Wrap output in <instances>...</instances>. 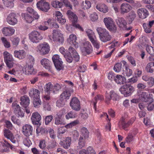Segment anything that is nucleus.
<instances>
[{"label":"nucleus","mask_w":154,"mask_h":154,"mask_svg":"<svg viewBox=\"0 0 154 154\" xmlns=\"http://www.w3.org/2000/svg\"><path fill=\"white\" fill-rule=\"evenodd\" d=\"M147 85L149 87H152L154 85V78L152 77H150L148 81Z\"/></svg>","instance_id":"774afa93"},{"label":"nucleus","mask_w":154,"mask_h":154,"mask_svg":"<svg viewBox=\"0 0 154 154\" xmlns=\"http://www.w3.org/2000/svg\"><path fill=\"white\" fill-rule=\"evenodd\" d=\"M79 123V121L77 120L71 122L65 126V128L68 129L72 128L73 126L76 125Z\"/></svg>","instance_id":"8fccbe9b"},{"label":"nucleus","mask_w":154,"mask_h":154,"mask_svg":"<svg viewBox=\"0 0 154 154\" xmlns=\"http://www.w3.org/2000/svg\"><path fill=\"white\" fill-rule=\"evenodd\" d=\"M50 38L54 42L61 45L63 44L64 40L63 34L56 30H54L53 31L52 36Z\"/></svg>","instance_id":"f03ea898"},{"label":"nucleus","mask_w":154,"mask_h":154,"mask_svg":"<svg viewBox=\"0 0 154 154\" xmlns=\"http://www.w3.org/2000/svg\"><path fill=\"white\" fill-rule=\"evenodd\" d=\"M33 131V127L30 125L26 124L22 127V132L23 134L27 137L32 135Z\"/></svg>","instance_id":"f8f14e48"},{"label":"nucleus","mask_w":154,"mask_h":154,"mask_svg":"<svg viewBox=\"0 0 154 154\" xmlns=\"http://www.w3.org/2000/svg\"><path fill=\"white\" fill-rule=\"evenodd\" d=\"M26 53L24 50H16L14 51V55L16 58L20 60L24 58L26 56Z\"/></svg>","instance_id":"5701e85b"},{"label":"nucleus","mask_w":154,"mask_h":154,"mask_svg":"<svg viewBox=\"0 0 154 154\" xmlns=\"http://www.w3.org/2000/svg\"><path fill=\"white\" fill-rule=\"evenodd\" d=\"M30 40L34 43H37L42 39V37L41 34L36 31H33L29 35Z\"/></svg>","instance_id":"0eeeda50"},{"label":"nucleus","mask_w":154,"mask_h":154,"mask_svg":"<svg viewBox=\"0 0 154 154\" xmlns=\"http://www.w3.org/2000/svg\"><path fill=\"white\" fill-rule=\"evenodd\" d=\"M65 6L70 9H72V6L68 0H60Z\"/></svg>","instance_id":"680f3d73"},{"label":"nucleus","mask_w":154,"mask_h":154,"mask_svg":"<svg viewBox=\"0 0 154 154\" xmlns=\"http://www.w3.org/2000/svg\"><path fill=\"white\" fill-rule=\"evenodd\" d=\"M97 9L103 13H106L109 11L108 7L104 3H100L97 5Z\"/></svg>","instance_id":"72a5a7b5"},{"label":"nucleus","mask_w":154,"mask_h":154,"mask_svg":"<svg viewBox=\"0 0 154 154\" xmlns=\"http://www.w3.org/2000/svg\"><path fill=\"white\" fill-rule=\"evenodd\" d=\"M40 53L42 55L47 54L50 50V47L48 43H44L40 44L37 47Z\"/></svg>","instance_id":"4468645a"},{"label":"nucleus","mask_w":154,"mask_h":154,"mask_svg":"<svg viewBox=\"0 0 154 154\" xmlns=\"http://www.w3.org/2000/svg\"><path fill=\"white\" fill-rule=\"evenodd\" d=\"M119 127H122V128L126 130V128L129 125L128 122L126 123L125 121V119L122 118L121 120L119 122Z\"/></svg>","instance_id":"79ce46f5"},{"label":"nucleus","mask_w":154,"mask_h":154,"mask_svg":"<svg viewBox=\"0 0 154 154\" xmlns=\"http://www.w3.org/2000/svg\"><path fill=\"white\" fill-rule=\"evenodd\" d=\"M85 140L82 137H80L79 140L78 145L77 146L78 149H82L85 145Z\"/></svg>","instance_id":"c03bdc74"},{"label":"nucleus","mask_w":154,"mask_h":154,"mask_svg":"<svg viewBox=\"0 0 154 154\" xmlns=\"http://www.w3.org/2000/svg\"><path fill=\"white\" fill-rule=\"evenodd\" d=\"M72 141L71 138L70 137H66L62 142L63 147L65 149H68L70 146Z\"/></svg>","instance_id":"f704fd0d"},{"label":"nucleus","mask_w":154,"mask_h":154,"mask_svg":"<svg viewBox=\"0 0 154 154\" xmlns=\"http://www.w3.org/2000/svg\"><path fill=\"white\" fill-rule=\"evenodd\" d=\"M24 69L26 74L29 75L34 74L33 65L26 64L24 66Z\"/></svg>","instance_id":"2f4dec72"},{"label":"nucleus","mask_w":154,"mask_h":154,"mask_svg":"<svg viewBox=\"0 0 154 154\" xmlns=\"http://www.w3.org/2000/svg\"><path fill=\"white\" fill-rule=\"evenodd\" d=\"M132 8L131 5L127 3L122 4L120 7L121 13L122 14L128 13L132 9Z\"/></svg>","instance_id":"6ab92c4d"},{"label":"nucleus","mask_w":154,"mask_h":154,"mask_svg":"<svg viewBox=\"0 0 154 154\" xmlns=\"http://www.w3.org/2000/svg\"><path fill=\"white\" fill-rule=\"evenodd\" d=\"M91 6L90 2L88 1H85V3L83 4V8L85 9H88Z\"/></svg>","instance_id":"69168bd1"},{"label":"nucleus","mask_w":154,"mask_h":154,"mask_svg":"<svg viewBox=\"0 0 154 154\" xmlns=\"http://www.w3.org/2000/svg\"><path fill=\"white\" fill-rule=\"evenodd\" d=\"M32 15H30L27 13L25 15L24 18L27 22L30 23L34 20L35 18L33 17H32Z\"/></svg>","instance_id":"49530a36"},{"label":"nucleus","mask_w":154,"mask_h":154,"mask_svg":"<svg viewBox=\"0 0 154 154\" xmlns=\"http://www.w3.org/2000/svg\"><path fill=\"white\" fill-rule=\"evenodd\" d=\"M136 17V14L134 11H132L129 12L126 17V18L128 23L131 24L132 23Z\"/></svg>","instance_id":"c756f323"},{"label":"nucleus","mask_w":154,"mask_h":154,"mask_svg":"<svg viewBox=\"0 0 154 154\" xmlns=\"http://www.w3.org/2000/svg\"><path fill=\"white\" fill-rule=\"evenodd\" d=\"M45 93L50 94L51 92L53 93V86L51 82H49L45 85Z\"/></svg>","instance_id":"4c0bfd02"},{"label":"nucleus","mask_w":154,"mask_h":154,"mask_svg":"<svg viewBox=\"0 0 154 154\" xmlns=\"http://www.w3.org/2000/svg\"><path fill=\"white\" fill-rule=\"evenodd\" d=\"M116 22L120 28L123 29H126L127 22L123 17H118L116 20Z\"/></svg>","instance_id":"4be33fe9"},{"label":"nucleus","mask_w":154,"mask_h":154,"mask_svg":"<svg viewBox=\"0 0 154 154\" xmlns=\"http://www.w3.org/2000/svg\"><path fill=\"white\" fill-rule=\"evenodd\" d=\"M14 0H2L4 5L8 8H11L14 7Z\"/></svg>","instance_id":"37998d69"},{"label":"nucleus","mask_w":154,"mask_h":154,"mask_svg":"<svg viewBox=\"0 0 154 154\" xmlns=\"http://www.w3.org/2000/svg\"><path fill=\"white\" fill-rule=\"evenodd\" d=\"M4 136L9 139L13 143H15L16 140L13 134L9 130L5 129L4 131Z\"/></svg>","instance_id":"b1692460"},{"label":"nucleus","mask_w":154,"mask_h":154,"mask_svg":"<svg viewBox=\"0 0 154 154\" xmlns=\"http://www.w3.org/2000/svg\"><path fill=\"white\" fill-rule=\"evenodd\" d=\"M12 106L14 107V112L18 117L22 118L24 116V113L19 105L16 103H13Z\"/></svg>","instance_id":"a211bd4d"},{"label":"nucleus","mask_w":154,"mask_h":154,"mask_svg":"<svg viewBox=\"0 0 154 154\" xmlns=\"http://www.w3.org/2000/svg\"><path fill=\"white\" fill-rule=\"evenodd\" d=\"M65 105L64 100L60 98L56 102V106L59 107H63Z\"/></svg>","instance_id":"bf43d9fd"},{"label":"nucleus","mask_w":154,"mask_h":154,"mask_svg":"<svg viewBox=\"0 0 154 154\" xmlns=\"http://www.w3.org/2000/svg\"><path fill=\"white\" fill-rule=\"evenodd\" d=\"M34 106L35 107H38L42 104V102L40 98L34 99L33 100Z\"/></svg>","instance_id":"603ef678"},{"label":"nucleus","mask_w":154,"mask_h":154,"mask_svg":"<svg viewBox=\"0 0 154 154\" xmlns=\"http://www.w3.org/2000/svg\"><path fill=\"white\" fill-rule=\"evenodd\" d=\"M77 114L75 112L71 111L66 115L65 117L67 119H69L70 118H75Z\"/></svg>","instance_id":"09e8293b"},{"label":"nucleus","mask_w":154,"mask_h":154,"mask_svg":"<svg viewBox=\"0 0 154 154\" xmlns=\"http://www.w3.org/2000/svg\"><path fill=\"white\" fill-rule=\"evenodd\" d=\"M71 95L70 91L69 90H66L63 91L60 95V98L63 100H68L69 98Z\"/></svg>","instance_id":"ea45409f"},{"label":"nucleus","mask_w":154,"mask_h":154,"mask_svg":"<svg viewBox=\"0 0 154 154\" xmlns=\"http://www.w3.org/2000/svg\"><path fill=\"white\" fill-rule=\"evenodd\" d=\"M36 131L37 134H39L40 133L41 134H45L48 132L46 128L40 127H37L36 129Z\"/></svg>","instance_id":"3c124183"},{"label":"nucleus","mask_w":154,"mask_h":154,"mask_svg":"<svg viewBox=\"0 0 154 154\" xmlns=\"http://www.w3.org/2000/svg\"><path fill=\"white\" fill-rule=\"evenodd\" d=\"M20 105L25 108H26L29 103V98L27 96L25 95L21 97L20 98Z\"/></svg>","instance_id":"cd10ccee"},{"label":"nucleus","mask_w":154,"mask_h":154,"mask_svg":"<svg viewBox=\"0 0 154 154\" xmlns=\"http://www.w3.org/2000/svg\"><path fill=\"white\" fill-rule=\"evenodd\" d=\"M137 13L139 17L142 19L146 18L149 15L148 11L144 8L139 9L137 10Z\"/></svg>","instance_id":"393cba45"},{"label":"nucleus","mask_w":154,"mask_h":154,"mask_svg":"<svg viewBox=\"0 0 154 154\" xmlns=\"http://www.w3.org/2000/svg\"><path fill=\"white\" fill-rule=\"evenodd\" d=\"M82 50L86 52L88 54H89L92 51V47L90 42L86 41L83 43V47Z\"/></svg>","instance_id":"412c9836"},{"label":"nucleus","mask_w":154,"mask_h":154,"mask_svg":"<svg viewBox=\"0 0 154 154\" xmlns=\"http://www.w3.org/2000/svg\"><path fill=\"white\" fill-rule=\"evenodd\" d=\"M64 57L66 58V60L68 63H71L72 62L73 58L72 57L71 54L67 53L66 54L64 55Z\"/></svg>","instance_id":"052dcab7"},{"label":"nucleus","mask_w":154,"mask_h":154,"mask_svg":"<svg viewBox=\"0 0 154 154\" xmlns=\"http://www.w3.org/2000/svg\"><path fill=\"white\" fill-rule=\"evenodd\" d=\"M81 132L82 134L85 138H87L88 137L89 132L86 128H82L81 129Z\"/></svg>","instance_id":"864d4df0"},{"label":"nucleus","mask_w":154,"mask_h":154,"mask_svg":"<svg viewBox=\"0 0 154 154\" xmlns=\"http://www.w3.org/2000/svg\"><path fill=\"white\" fill-rule=\"evenodd\" d=\"M97 31L100 39L103 42H106L110 41L112 39V36L105 29L98 28L97 29Z\"/></svg>","instance_id":"f257e3e1"},{"label":"nucleus","mask_w":154,"mask_h":154,"mask_svg":"<svg viewBox=\"0 0 154 154\" xmlns=\"http://www.w3.org/2000/svg\"><path fill=\"white\" fill-rule=\"evenodd\" d=\"M23 143L25 146L28 147L32 144L31 141L28 138H25L23 139Z\"/></svg>","instance_id":"e2e57ef3"},{"label":"nucleus","mask_w":154,"mask_h":154,"mask_svg":"<svg viewBox=\"0 0 154 154\" xmlns=\"http://www.w3.org/2000/svg\"><path fill=\"white\" fill-rule=\"evenodd\" d=\"M27 12L30 15H32L35 18V19H38L39 16L37 13L31 7H28L27 8Z\"/></svg>","instance_id":"c9c22d12"},{"label":"nucleus","mask_w":154,"mask_h":154,"mask_svg":"<svg viewBox=\"0 0 154 154\" xmlns=\"http://www.w3.org/2000/svg\"><path fill=\"white\" fill-rule=\"evenodd\" d=\"M145 69L147 72L152 73L154 72V64L153 62L148 63L146 65Z\"/></svg>","instance_id":"e433bc0d"},{"label":"nucleus","mask_w":154,"mask_h":154,"mask_svg":"<svg viewBox=\"0 0 154 154\" xmlns=\"http://www.w3.org/2000/svg\"><path fill=\"white\" fill-rule=\"evenodd\" d=\"M143 26L145 31L146 33H149L152 32L151 27L149 26L148 25V24L146 23H143Z\"/></svg>","instance_id":"4d7b16f0"},{"label":"nucleus","mask_w":154,"mask_h":154,"mask_svg":"<svg viewBox=\"0 0 154 154\" xmlns=\"http://www.w3.org/2000/svg\"><path fill=\"white\" fill-rule=\"evenodd\" d=\"M67 14L69 17L72 20L73 26L78 28L81 31H83V28L79 24L76 23L78 20V17L76 14L70 10L67 11Z\"/></svg>","instance_id":"9d476101"},{"label":"nucleus","mask_w":154,"mask_h":154,"mask_svg":"<svg viewBox=\"0 0 154 154\" xmlns=\"http://www.w3.org/2000/svg\"><path fill=\"white\" fill-rule=\"evenodd\" d=\"M122 63L123 64V65L121 63H117L115 65L114 67V70L116 72H120L122 68L126 66V62L125 61H123Z\"/></svg>","instance_id":"473e14b6"},{"label":"nucleus","mask_w":154,"mask_h":154,"mask_svg":"<svg viewBox=\"0 0 154 154\" xmlns=\"http://www.w3.org/2000/svg\"><path fill=\"white\" fill-rule=\"evenodd\" d=\"M2 33L6 36H11L14 33L15 29L11 27H5L2 30Z\"/></svg>","instance_id":"aec40b11"},{"label":"nucleus","mask_w":154,"mask_h":154,"mask_svg":"<svg viewBox=\"0 0 154 154\" xmlns=\"http://www.w3.org/2000/svg\"><path fill=\"white\" fill-rule=\"evenodd\" d=\"M53 119V116L51 115L46 116L45 119V124L48 125L52 121Z\"/></svg>","instance_id":"0e129e2a"},{"label":"nucleus","mask_w":154,"mask_h":154,"mask_svg":"<svg viewBox=\"0 0 154 154\" xmlns=\"http://www.w3.org/2000/svg\"><path fill=\"white\" fill-rule=\"evenodd\" d=\"M41 116L38 112H35L32 114L31 119L33 125H38L41 124Z\"/></svg>","instance_id":"dca6fc26"},{"label":"nucleus","mask_w":154,"mask_h":154,"mask_svg":"<svg viewBox=\"0 0 154 154\" xmlns=\"http://www.w3.org/2000/svg\"><path fill=\"white\" fill-rule=\"evenodd\" d=\"M1 40L4 44V46L6 48H8L10 47V43L8 41L6 38L4 37H2Z\"/></svg>","instance_id":"6e6d98bb"},{"label":"nucleus","mask_w":154,"mask_h":154,"mask_svg":"<svg viewBox=\"0 0 154 154\" xmlns=\"http://www.w3.org/2000/svg\"><path fill=\"white\" fill-rule=\"evenodd\" d=\"M126 79L124 76L120 75H117L115 77L114 81L118 84H122L126 81Z\"/></svg>","instance_id":"7c9ffc66"},{"label":"nucleus","mask_w":154,"mask_h":154,"mask_svg":"<svg viewBox=\"0 0 154 154\" xmlns=\"http://www.w3.org/2000/svg\"><path fill=\"white\" fill-rule=\"evenodd\" d=\"M37 7L40 10L45 12H47L50 9V5L45 0H41L36 4Z\"/></svg>","instance_id":"ddd939ff"},{"label":"nucleus","mask_w":154,"mask_h":154,"mask_svg":"<svg viewBox=\"0 0 154 154\" xmlns=\"http://www.w3.org/2000/svg\"><path fill=\"white\" fill-rule=\"evenodd\" d=\"M138 95L140 100L144 102H149L151 103L153 101V98L151 96V95L146 91L140 92L138 93Z\"/></svg>","instance_id":"6e6552de"},{"label":"nucleus","mask_w":154,"mask_h":154,"mask_svg":"<svg viewBox=\"0 0 154 154\" xmlns=\"http://www.w3.org/2000/svg\"><path fill=\"white\" fill-rule=\"evenodd\" d=\"M86 32L89 38L90 41L94 45L95 48H96V43L94 40L93 37L94 33L93 31L89 29H87L86 30Z\"/></svg>","instance_id":"bb28decb"},{"label":"nucleus","mask_w":154,"mask_h":154,"mask_svg":"<svg viewBox=\"0 0 154 154\" xmlns=\"http://www.w3.org/2000/svg\"><path fill=\"white\" fill-rule=\"evenodd\" d=\"M4 60L7 66L9 68L13 67L14 63V60L11 54L7 51L3 53Z\"/></svg>","instance_id":"39448f33"},{"label":"nucleus","mask_w":154,"mask_h":154,"mask_svg":"<svg viewBox=\"0 0 154 154\" xmlns=\"http://www.w3.org/2000/svg\"><path fill=\"white\" fill-rule=\"evenodd\" d=\"M1 143L2 146L3 147L6 148L3 149L4 151H7L9 149V148H10L11 149H12L13 148V145L10 144L5 140H4V142H2Z\"/></svg>","instance_id":"a19ab883"},{"label":"nucleus","mask_w":154,"mask_h":154,"mask_svg":"<svg viewBox=\"0 0 154 154\" xmlns=\"http://www.w3.org/2000/svg\"><path fill=\"white\" fill-rule=\"evenodd\" d=\"M69 105L72 109L76 111H79L81 109L80 102L77 97H74L72 98Z\"/></svg>","instance_id":"1a4fd4ad"},{"label":"nucleus","mask_w":154,"mask_h":154,"mask_svg":"<svg viewBox=\"0 0 154 154\" xmlns=\"http://www.w3.org/2000/svg\"><path fill=\"white\" fill-rule=\"evenodd\" d=\"M49 23H50L49 20L47 21H45L44 23V25H40L38 26V28L40 30L45 31L48 29V27L47 26L49 25Z\"/></svg>","instance_id":"a18cd8bd"},{"label":"nucleus","mask_w":154,"mask_h":154,"mask_svg":"<svg viewBox=\"0 0 154 154\" xmlns=\"http://www.w3.org/2000/svg\"><path fill=\"white\" fill-rule=\"evenodd\" d=\"M134 136L131 133L128 134V136L125 138V141L127 143H129L134 140Z\"/></svg>","instance_id":"5fc2aeb1"},{"label":"nucleus","mask_w":154,"mask_h":154,"mask_svg":"<svg viewBox=\"0 0 154 154\" xmlns=\"http://www.w3.org/2000/svg\"><path fill=\"white\" fill-rule=\"evenodd\" d=\"M97 140L98 144L100 143L103 140L102 134L98 129H97Z\"/></svg>","instance_id":"13d9d810"},{"label":"nucleus","mask_w":154,"mask_h":154,"mask_svg":"<svg viewBox=\"0 0 154 154\" xmlns=\"http://www.w3.org/2000/svg\"><path fill=\"white\" fill-rule=\"evenodd\" d=\"M11 41L13 45L15 46H17L20 42V39L18 38H12L11 39Z\"/></svg>","instance_id":"338daca9"},{"label":"nucleus","mask_w":154,"mask_h":154,"mask_svg":"<svg viewBox=\"0 0 154 154\" xmlns=\"http://www.w3.org/2000/svg\"><path fill=\"white\" fill-rule=\"evenodd\" d=\"M146 47L147 52L150 55L154 56V48L148 45H147Z\"/></svg>","instance_id":"de8ad7c7"},{"label":"nucleus","mask_w":154,"mask_h":154,"mask_svg":"<svg viewBox=\"0 0 154 154\" xmlns=\"http://www.w3.org/2000/svg\"><path fill=\"white\" fill-rule=\"evenodd\" d=\"M51 5L54 8H61L63 6V4L60 1L57 0H54L51 2Z\"/></svg>","instance_id":"58836bf2"},{"label":"nucleus","mask_w":154,"mask_h":154,"mask_svg":"<svg viewBox=\"0 0 154 154\" xmlns=\"http://www.w3.org/2000/svg\"><path fill=\"white\" fill-rule=\"evenodd\" d=\"M53 61L56 69L58 71L62 70L64 68L63 61L60 56L58 54L54 55L52 57Z\"/></svg>","instance_id":"423d86ee"},{"label":"nucleus","mask_w":154,"mask_h":154,"mask_svg":"<svg viewBox=\"0 0 154 154\" xmlns=\"http://www.w3.org/2000/svg\"><path fill=\"white\" fill-rule=\"evenodd\" d=\"M105 97V101L107 104L110 103L111 99L115 101L119 99V96L113 91H112L109 93L106 92Z\"/></svg>","instance_id":"9b49d317"},{"label":"nucleus","mask_w":154,"mask_h":154,"mask_svg":"<svg viewBox=\"0 0 154 154\" xmlns=\"http://www.w3.org/2000/svg\"><path fill=\"white\" fill-rule=\"evenodd\" d=\"M134 89V87L131 85L125 84L121 87L119 90L124 97H127L131 95Z\"/></svg>","instance_id":"7ed1b4c3"},{"label":"nucleus","mask_w":154,"mask_h":154,"mask_svg":"<svg viewBox=\"0 0 154 154\" xmlns=\"http://www.w3.org/2000/svg\"><path fill=\"white\" fill-rule=\"evenodd\" d=\"M40 62L45 69H47L49 71H51V62L48 59L43 58L41 60Z\"/></svg>","instance_id":"c85d7f7f"},{"label":"nucleus","mask_w":154,"mask_h":154,"mask_svg":"<svg viewBox=\"0 0 154 154\" xmlns=\"http://www.w3.org/2000/svg\"><path fill=\"white\" fill-rule=\"evenodd\" d=\"M40 91L34 88L31 89L29 93V96L34 99L40 98Z\"/></svg>","instance_id":"a878e982"},{"label":"nucleus","mask_w":154,"mask_h":154,"mask_svg":"<svg viewBox=\"0 0 154 154\" xmlns=\"http://www.w3.org/2000/svg\"><path fill=\"white\" fill-rule=\"evenodd\" d=\"M7 22L10 25H14L18 22L17 16L15 13L11 12L10 13L6 18Z\"/></svg>","instance_id":"2eb2a0df"},{"label":"nucleus","mask_w":154,"mask_h":154,"mask_svg":"<svg viewBox=\"0 0 154 154\" xmlns=\"http://www.w3.org/2000/svg\"><path fill=\"white\" fill-rule=\"evenodd\" d=\"M103 22L107 28L110 31L116 32L117 30V27L113 20L109 17L104 18Z\"/></svg>","instance_id":"20e7f679"},{"label":"nucleus","mask_w":154,"mask_h":154,"mask_svg":"<svg viewBox=\"0 0 154 154\" xmlns=\"http://www.w3.org/2000/svg\"><path fill=\"white\" fill-rule=\"evenodd\" d=\"M77 39L76 36L74 34H72L69 35L67 41L69 44L73 45L76 48L79 47V43L77 41Z\"/></svg>","instance_id":"f3484780"}]
</instances>
